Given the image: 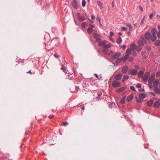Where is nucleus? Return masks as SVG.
I'll return each mask as SVG.
<instances>
[{
    "mask_svg": "<svg viewBox=\"0 0 160 160\" xmlns=\"http://www.w3.org/2000/svg\"><path fill=\"white\" fill-rule=\"evenodd\" d=\"M62 124L63 126H66L68 124V123L67 122H63Z\"/></svg>",
    "mask_w": 160,
    "mask_h": 160,
    "instance_id": "37",
    "label": "nucleus"
},
{
    "mask_svg": "<svg viewBox=\"0 0 160 160\" xmlns=\"http://www.w3.org/2000/svg\"><path fill=\"white\" fill-rule=\"evenodd\" d=\"M126 30H127V28H125V27H122V31H126Z\"/></svg>",
    "mask_w": 160,
    "mask_h": 160,
    "instance_id": "49",
    "label": "nucleus"
},
{
    "mask_svg": "<svg viewBox=\"0 0 160 160\" xmlns=\"http://www.w3.org/2000/svg\"><path fill=\"white\" fill-rule=\"evenodd\" d=\"M158 29H159V30H160V25L158 26Z\"/></svg>",
    "mask_w": 160,
    "mask_h": 160,
    "instance_id": "64",
    "label": "nucleus"
},
{
    "mask_svg": "<svg viewBox=\"0 0 160 160\" xmlns=\"http://www.w3.org/2000/svg\"><path fill=\"white\" fill-rule=\"evenodd\" d=\"M121 58H121L119 59H118L116 61V63H120L121 62V61H122Z\"/></svg>",
    "mask_w": 160,
    "mask_h": 160,
    "instance_id": "41",
    "label": "nucleus"
},
{
    "mask_svg": "<svg viewBox=\"0 0 160 160\" xmlns=\"http://www.w3.org/2000/svg\"><path fill=\"white\" fill-rule=\"evenodd\" d=\"M93 37L97 42H99L101 40V36L99 34L94 33L93 34Z\"/></svg>",
    "mask_w": 160,
    "mask_h": 160,
    "instance_id": "2",
    "label": "nucleus"
},
{
    "mask_svg": "<svg viewBox=\"0 0 160 160\" xmlns=\"http://www.w3.org/2000/svg\"><path fill=\"white\" fill-rule=\"evenodd\" d=\"M130 89L131 90L133 91H136L134 87L133 86H130Z\"/></svg>",
    "mask_w": 160,
    "mask_h": 160,
    "instance_id": "42",
    "label": "nucleus"
},
{
    "mask_svg": "<svg viewBox=\"0 0 160 160\" xmlns=\"http://www.w3.org/2000/svg\"><path fill=\"white\" fill-rule=\"evenodd\" d=\"M154 76H155L154 74H152L150 78H151V79H152L154 80Z\"/></svg>",
    "mask_w": 160,
    "mask_h": 160,
    "instance_id": "43",
    "label": "nucleus"
},
{
    "mask_svg": "<svg viewBox=\"0 0 160 160\" xmlns=\"http://www.w3.org/2000/svg\"><path fill=\"white\" fill-rule=\"evenodd\" d=\"M54 117V116H53V115H52V116H49L48 117V118L50 119H52V118H53Z\"/></svg>",
    "mask_w": 160,
    "mask_h": 160,
    "instance_id": "57",
    "label": "nucleus"
},
{
    "mask_svg": "<svg viewBox=\"0 0 160 160\" xmlns=\"http://www.w3.org/2000/svg\"><path fill=\"white\" fill-rule=\"evenodd\" d=\"M153 16V13L151 14L149 16V18L151 19H152Z\"/></svg>",
    "mask_w": 160,
    "mask_h": 160,
    "instance_id": "45",
    "label": "nucleus"
},
{
    "mask_svg": "<svg viewBox=\"0 0 160 160\" xmlns=\"http://www.w3.org/2000/svg\"><path fill=\"white\" fill-rule=\"evenodd\" d=\"M150 76V73L148 72H147L145 73L143 77H142V80L144 82H146L147 81L148 78Z\"/></svg>",
    "mask_w": 160,
    "mask_h": 160,
    "instance_id": "1",
    "label": "nucleus"
},
{
    "mask_svg": "<svg viewBox=\"0 0 160 160\" xmlns=\"http://www.w3.org/2000/svg\"><path fill=\"white\" fill-rule=\"evenodd\" d=\"M86 25V23L85 22H83L82 23L81 26L83 28H85Z\"/></svg>",
    "mask_w": 160,
    "mask_h": 160,
    "instance_id": "38",
    "label": "nucleus"
},
{
    "mask_svg": "<svg viewBox=\"0 0 160 160\" xmlns=\"http://www.w3.org/2000/svg\"><path fill=\"white\" fill-rule=\"evenodd\" d=\"M97 19L98 21V22H99V23H100L101 21H100V18H99V17H98L97 18Z\"/></svg>",
    "mask_w": 160,
    "mask_h": 160,
    "instance_id": "55",
    "label": "nucleus"
},
{
    "mask_svg": "<svg viewBox=\"0 0 160 160\" xmlns=\"http://www.w3.org/2000/svg\"><path fill=\"white\" fill-rule=\"evenodd\" d=\"M138 97L140 98L143 99L145 98L146 95L144 93H141L139 94Z\"/></svg>",
    "mask_w": 160,
    "mask_h": 160,
    "instance_id": "13",
    "label": "nucleus"
},
{
    "mask_svg": "<svg viewBox=\"0 0 160 160\" xmlns=\"http://www.w3.org/2000/svg\"><path fill=\"white\" fill-rule=\"evenodd\" d=\"M135 98L136 99L137 101L138 102H140L141 100L139 98H138L137 97H135Z\"/></svg>",
    "mask_w": 160,
    "mask_h": 160,
    "instance_id": "48",
    "label": "nucleus"
},
{
    "mask_svg": "<svg viewBox=\"0 0 160 160\" xmlns=\"http://www.w3.org/2000/svg\"><path fill=\"white\" fill-rule=\"evenodd\" d=\"M91 17L92 19H94L95 18L93 15H92Z\"/></svg>",
    "mask_w": 160,
    "mask_h": 160,
    "instance_id": "63",
    "label": "nucleus"
},
{
    "mask_svg": "<svg viewBox=\"0 0 160 160\" xmlns=\"http://www.w3.org/2000/svg\"><path fill=\"white\" fill-rule=\"evenodd\" d=\"M139 8H140V10H141V11H143V8H142V7H139Z\"/></svg>",
    "mask_w": 160,
    "mask_h": 160,
    "instance_id": "59",
    "label": "nucleus"
},
{
    "mask_svg": "<svg viewBox=\"0 0 160 160\" xmlns=\"http://www.w3.org/2000/svg\"><path fill=\"white\" fill-rule=\"evenodd\" d=\"M97 4H98V5L101 8H102L103 7L102 6V3L100 1H98L97 2Z\"/></svg>",
    "mask_w": 160,
    "mask_h": 160,
    "instance_id": "29",
    "label": "nucleus"
},
{
    "mask_svg": "<svg viewBox=\"0 0 160 160\" xmlns=\"http://www.w3.org/2000/svg\"><path fill=\"white\" fill-rule=\"evenodd\" d=\"M78 19L80 21H82L85 19V18L84 16H81Z\"/></svg>",
    "mask_w": 160,
    "mask_h": 160,
    "instance_id": "28",
    "label": "nucleus"
},
{
    "mask_svg": "<svg viewBox=\"0 0 160 160\" xmlns=\"http://www.w3.org/2000/svg\"><path fill=\"white\" fill-rule=\"evenodd\" d=\"M128 69V67L127 66H125L123 67L122 69V72L123 73H126Z\"/></svg>",
    "mask_w": 160,
    "mask_h": 160,
    "instance_id": "8",
    "label": "nucleus"
},
{
    "mask_svg": "<svg viewBox=\"0 0 160 160\" xmlns=\"http://www.w3.org/2000/svg\"><path fill=\"white\" fill-rule=\"evenodd\" d=\"M88 32L89 33L91 34L92 32V29L90 27H88Z\"/></svg>",
    "mask_w": 160,
    "mask_h": 160,
    "instance_id": "23",
    "label": "nucleus"
},
{
    "mask_svg": "<svg viewBox=\"0 0 160 160\" xmlns=\"http://www.w3.org/2000/svg\"><path fill=\"white\" fill-rule=\"evenodd\" d=\"M54 56L55 58H58L59 57V56L58 55L55 54L54 55Z\"/></svg>",
    "mask_w": 160,
    "mask_h": 160,
    "instance_id": "52",
    "label": "nucleus"
},
{
    "mask_svg": "<svg viewBox=\"0 0 160 160\" xmlns=\"http://www.w3.org/2000/svg\"><path fill=\"white\" fill-rule=\"evenodd\" d=\"M136 49L137 52H139L141 51V50L142 49V48L141 47H138L136 48Z\"/></svg>",
    "mask_w": 160,
    "mask_h": 160,
    "instance_id": "31",
    "label": "nucleus"
},
{
    "mask_svg": "<svg viewBox=\"0 0 160 160\" xmlns=\"http://www.w3.org/2000/svg\"><path fill=\"white\" fill-rule=\"evenodd\" d=\"M129 78V76L128 75H125L124 76L122 81V82H124L125 81L128 80Z\"/></svg>",
    "mask_w": 160,
    "mask_h": 160,
    "instance_id": "18",
    "label": "nucleus"
},
{
    "mask_svg": "<svg viewBox=\"0 0 160 160\" xmlns=\"http://www.w3.org/2000/svg\"><path fill=\"white\" fill-rule=\"evenodd\" d=\"M125 89L124 87H122L117 89L116 91L118 92H120L123 91Z\"/></svg>",
    "mask_w": 160,
    "mask_h": 160,
    "instance_id": "7",
    "label": "nucleus"
},
{
    "mask_svg": "<svg viewBox=\"0 0 160 160\" xmlns=\"http://www.w3.org/2000/svg\"><path fill=\"white\" fill-rule=\"evenodd\" d=\"M138 44L139 46H142L144 45V43L142 40H139L138 42Z\"/></svg>",
    "mask_w": 160,
    "mask_h": 160,
    "instance_id": "16",
    "label": "nucleus"
},
{
    "mask_svg": "<svg viewBox=\"0 0 160 160\" xmlns=\"http://www.w3.org/2000/svg\"><path fill=\"white\" fill-rule=\"evenodd\" d=\"M110 36L111 37L113 36L114 35L113 33L112 32H111V31L110 32Z\"/></svg>",
    "mask_w": 160,
    "mask_h": 160,
    "instance_id": "46",
    "label": "nucleus"
},
{
    "mask_svg": "<svg viewBox=\"0 0 160 160\" xmlns=\"http://www.w3.org/2000/svg\"><path fill=\"white\" fill-rule=\"evenodd\" d=\"M112 85L114 87H117L120 86V83L117 81H114L112 83Z\"/></svg>",
    "mask_w": 160,
    "mask_h": 160,
    "instance_id": "3",
    "label": "nucleus"
},
{
    "mask_svg": "<svg viewBox=\"0 0 160 160\" xmlns=\"http://www.w3.org/2000/svg\"><path fill=\"white\" fill-rule=\"evenodd\" d=\"M110 40L112 41V42H114V41H113V39L112 38H110Z\"/></svg>",
    "mask_w": 160,
    "mask_h": 160,
    "instance_id": "61",
    "label": "nucleus"
},
{
    "mask_svg": "<svg viewBox=\"0 0 160 160\" xmlns=\"http://www.w3.org/2000/svg\"><path fill=\"white\" fill-rule=\"evenodd\" d=\"M153 90L156 93L159 94L160 93V90L158 88V87L154 88Z\"/></svg>",
    "mask_w": 160,
    "mask_h": 160,
    "instance_id": "17",
    "label": "nucleus"
},
{
    "mask_svg": "<svg viewBox=\"0 0 160 160\" xmlns=\"http://www.w3.org/2000/svg\"><path fill=\"white\" fill-rule=\"evenodd\" d=\"M61 69L63 70V71H64L65 73H68V71L66 70V68L65 67L62 66V67L61 68Z\"/></svg>",
    "mask_w": 160,
    "mask_h": 160,
    "instance_id": "30",
    "label": "nucleus"
},
{
    "mask_svg": "<svg viewBox=\"0 0 160 160\" xmlns=\"http://www.w3.org/2000/svg\"><path fill=\"white\" fill-rule=\"evenodd\" d=\"M122 42V39L121 38V37H119V38L117 40V42L118 44H120Z\"/></svg>",
    "mask_w": 160,
    "mask_h": 160,
    "instance_id": "26",
    "label": "nucleus"
},
{
    "mask_svg": "<svg viewBox=\"0 0 160 160\" xmlns=\"http://www.w3.org/2000/svg\"><path fill=\"white\" fill-rule=\"evenodd\" d=\"M129 54H127L124 56L123 58V60L124 61H126L128 58L129 56Z\"/></svg>",
    "mask_w": 160,
    "mask_h": 160,
    "instance_id": "27",
    "label": "nucleus"
},
{
    "mask_svg": "<svg viewBox=\"0 0 160 160\" xmlns=\"http://www.w3.org/2000/svg\"><path fill=\"white\" fill-rule=\"evenodd\" d=\"M154 44L156 46H159L160 45V41L157 40L156 41L155 43Z\"/></svg>",
    "mask_w": 160,
    "mask_h": 160,
    "instance_id": "24",
    "label": "nucleus"
},
{
    "mask_svg": "<svg viewBox=\"0 0 160 160\" xmlns=\"http://www.w3.org/2000/svg\"><path fill=\"white\" fill-rule=\"evenodd\" d=\"M128 60L130 62H131L133 60V58L132 57H130Z\"/></svg>",
    "mask_w": 160,
    "mask_h": 160,
    "instance_id": "44",
    "label": "nucleus"
},
{
    "mask_svg": "<svg viewBox=\"0 0 160 160\" xmlns=\"http://www.w3.org/2000/svg\"><path fill=\"white\" fill-rule=\"evenodd\" d=\"M125 97H124L123 98L121 99L120 102L122 104H124L125 102Z\"/></svg>",
    "mask_w": 160,
    "mask_h": 160,
    "instance_id": "33",
    "label": "nucleus"
},
{
    "mask_svg": "<svg viewBox=\"0 0 160 160\" xmlns=\"http://www.w3.org/2000/svg\"><path fill=\"white\" fill-rule=\"evenodd\" d=\"M139 91L143 92V91H144V89L141 88V89H139Z\"/></svg>",
    "mask_w": 160,
    "mask_h": 160,
    "instance_id": "56",
    "label": "nucleus"
},
{
    "mask_svg": "<svg viewBox=\"0 0 160 160\" xmlns=\"http://www.w3.org/2000/svg\"><path fill=\"white\" fill-rule=\"evenodd\" d=\"M150 33H149L148 32L146 33L145 35V38L146 39H147L148 40H149L150 38Z\"/></svg>",
    "mask_w": 160,
    "mask_h": 160,
    "instance_id": "19",
    "label": "nucleus"
},
{
    "mask_svg": "<svg viewBox=\"0 0 160 160\" xmlns=\"http://www.w3.org/2000/svg\"><path fill=\"white\" fill-rule=\"evenodd\" d=\"M72 5L74 8H76L77 7V4L76 0H73V2H72Z\"/></svg>",
    "mask_w": 160,
    "mask_h": 160,
    "instance_id": "11",
    "label": "nucleus"
},
{
    "mask_svg": "<svg viewBox=\"0 0 160 160\" xmlns=\"http://www.w3.org/2000/svg\"><path fill=\"white\" fill-rule=\"evenodd\" d=\"M131 48L132 49H135V45L134 44H132L131 46Z\"/></svg>",
    "mask_w": 160,
    "mask_h": 160,
    "instance_id": "39",
    "label": "nucleus"
},
{
    "mask_svg": "<svg viewBox=\"0 0 160 160\" xmlns=\"http://www.w3.org/2000/svg\"><path fill=\"white\" fill-rule=\"evenodd\" d=\"M133 96L132 94L129 95L127 98V100L128 102L131 101L133 98Z\"/></svg>",
    "mask_w": 160,
    "mask_h": 160,
    "instance_id": "10",
    "label": "nucleus"
},
{
    "mask_svg": "<svg viewBox=\"0 0 160 160\" xmlns=\"http://www.w3.org/2000/svg\"><path fill=\"white\" fill-rule=\"evenodd\" d=\"M159 81L158 79H156L154 82L153 85L154 86V88L158 87V84Z\"/></svg>",
    "mask_w": 160,
    "mask_h": 160,
    "instance_id": "6",
    "label": "nucleus"
},
{
    "mask_svg": "<svg viewBox=\"0 0 160 160\" xmlns=\"http://www.w3.org/2000/svg\"><path fill=\"white\" fill-rule=\"evenodd\" d=\"M160 76V72H158L156 73V77L157 78L159 77Z\"/></svg>",
    "mask_w": 160,
    "mask_h": 160,
    "instance_id": "40",
    "label": "nucleus"
},
{
    "mask_svg": "<svg viewBox=\"0 0 160 160\" xmlns=\"http://www.w3.org/2000/svg\"><path fill=\"white\" fill-rule=\"evenodd\" d=\"M98 42H99V43H98L99 45L100 46H103L106 43V42L105 41H101V40H100Z\"/></svg>",
    "mask_w": 160,
    "mask_h": 160,
    "instance_id": "12",
    "label": "nucleus"
},
{
    "mask_svg": "<svg viewBox=\"0 0 160 160\" xmlns=\"http://www.w3.org/2000/svg\"><path fill=\"white\" fill-rule=\"evenodd\" d=\"M153 102V101L152 100H151L147 102V105L149 106H151Z\"/></svg>",
    "mask_w": 160,
    "mask_h": 160,
    "instance_id": "22",
    "label": "nucleus"
},
{
    "mask_svg": "<svg viewBox=\"0 0 160 160\" xmlns=\"http://www.w3.org/2000/svg\"><path fill=\"white\" fill-rule=\"evenodd\" d=\"M126 25L129 28L130 30H132V25L130 24L129 23H127L126 24Z\"/></svg>",
    "mask_w": 160,
    "mask_h": 160,
    "instance_id": "25",
    "label": "nucleus"
},
{
    "mask_svg": "<svg viewBox=\"0 0 160 160\" xmlns=\"http://www.w3.org/2000/svg\"><path fill=\"white\" fill-rule=\"evenodd\" d=\"M111 46L109 44H106V45H104L103 47V48L105 49H107L109 48Z\"/></svg>",
    "mask_w": 160,
    "mask_h": 160,
    "instance_id": "32",
    "label": "nucleus"
},
{
    "mask_svg": "<svg viewBox=\"0 0 160 160\" xmlns=\"http://www.w3.org/2000/svg\"><path fill=\"white\" fill-rule=\"evenodd\" d=\"M102 52L104 53H107V50L106 49H104L102 51Z\"/></svg>",
    "mask_w": 160,
    "mask_h": 160,
    "instance_id": "51",
    "label": "nucleus"
},
{
    "mask_svg": "<svg viewBox=\"0 0 160 160\" xmlns=\"http://www.w3.org/2000/svg\"><path fill=\"white\" fill-rule=\"evenodd\" d=\"M130 73L132 75H134L137 74L138 72L137 70H131Z\"/></svg>",
    "mask_w": 160,
    "mask_h": 160,
    "instance_id": "14",
    "label": "nucleus"
},
{
    "mask_svg": "<svg viewBox=\"0 0 160 160\" xmlns=\"http://www.w3.org/2000/svg\"><path fill=\"white\" fill-rule=\"evenodd\" d=\"M156 29L155 28H152L151 30L152 35H156Z\"/></svg>",
    "mask_w": 160,
    "mask_h": 160,
    "instance_id": "21",
    "label": "nucleus"
},
{
    "mask_svg": "<svg viewBox=\"0 0 160 160\" xmlns=\"http://www.w3.org/2000/svg\"><path fill=\"white\" fill-rule=\"evenodd\" d=\"M141 87V84H138L136 86V87L137 88H140Z\"/></svg>",
    "mask_w": 160,
    "mask_h": 160,
    "instance_id": "47",
    "label": "nucleus"
},
{
    "mask_svg": "<svg viewBox=\"0 0 160 160\" xmlns=\"http://www.w3.org/2000/svg\"><path fill=\"white\" fill-rule=\"evenodd\" d=\"M98 96H100L102 95V93L101 92L99 93H98Z\"/></svg>",
    "mask_w": 160,
    "mask_h": 160,
    "instance_id": "62",
    "label": "nucleus"
},
{
    "mask_svg": "<svg viewBox=\"0 0 160 160\" xmlns=\"http://www.w3.org/2000/svg\"><path fill=\"white\" fill-rule=\"evenodd\" d=\"M76 16L78 17V18L80 17V13H78L76 14Z\"/></svg>",
    "mask_w": 160,
    "mask_h": 160,
    "instance_id": "50",
    "label": "nucleus"
},
{
    "mask_svg": "<svg viewBox=\"0 0 160 160\" xmlns=\"http://www.w3.org/2000/svg\"><path fill=\"white\" fill-rule=\"evenodd\" d=\"M122 48L124 49L126 48V46L125 45H123L122 46Z\"/></svg>",
    "mask_w": 160,
    "mask_h": 160,
    "instance_id": "60",
    "label": "nucleus"
},
{
    "mask_svg": "<svg viewBox=\"0 0 160 160\" xmlns=\"http://www.w3.org/2000/svg\"><path fill=\"white\" fill-rule=\"evenodd\" d=\"M151 39L152 42L155 41L157 39L156 35H152L151 37Z\"/></svg>",
    "mask_w": 160,
    "mask_h": 160,
    "instance_id": "15",
    "label": "nucleus"
},
{
    "mask_svg": "<svg viewBox=\"0 0 160 160\" xmlns=\"http://www.w3.org/2000/svg\"><path fill=\"white\" fill-rule=\"evenodd\" d=\"M131 50L130 49H128L126 51V52L127 54H129V55L130 54V53H131Z\"/></svg>",
    "mask_w": 160,
    "mask_h": 160,
    "instance_id": "36",
    "label": "nucleus"
},
{
    "mask_svg": "<svg viewBox=\"0 0 160 160\" xmlns=\"http://www.w3.org/2000/svg\"><path fill=\"white\" fill-rule=\"evenodd\" d=\"M160 105V103L159 102L157 101L154 102L153 106L155 108H158Z\"/></svg>",
    "mask_w": 160,
    "mask_h": 160,
    "instance_id": "20",
    "label": "nucleus"
},
{
    "mask_svg": "<svg viewBox=\"0 0 160 160\" xmlns=\"http://www.w3.org/2000/svg\"><path fill=\"white\" fill-rule=\"evenodd\" d=\"M150 49H151V48L149 46H148L146 48V49L147 50H148V51H149L150 50Z\"/></svg>",
    "mask_w": 160,
    "mask_h": 160,
    "instance_id": "53",
    "label": "nucleus"
},
{
    "mask_svg": "<svg viewBox=\"0 0 160 160\" xmlns=\"http://www.w3.org/2000/svg\"><path fill=\"white\" fill-rule=\"evenodd\" d=\"M120 56V53H116L113 55V58L116 59L119 58Z\"/></svg>",
    "mask_w": 160,
    "mask_h": 160,
    "instance_id": "5",
    "label": "nucleus"
},
{
    "mask_svg": "<svg viewBox=\"0 0 160 160\" xmlns=\"http://www.w3.org/2000/svg\"><path fill=\"white\" fill-rule=\"evenodd\" d=\"M122 78V76L121 74H118L117 75H116L115 77L114 78L115 79L117 80H120Z\"/></svg>",
    "mask_w": 160,
    "mask_h": 160,
    "instance_id": "9",
    "label": "nucleus"
},
{
    "mask_svg": "<svg viewBox=\"0 0 160 160\" xmlns=\"http://www.w3.org/2000/svg\"><path fill=\"white\" fill-rule=\"evenodd\" d=\"M86 5V1L85 0H82V6L84 7Z\"/></svg>",
    "mask_w": 160,
    "mask_h": 160,
    "instance_id": "35",
    "label": "nucleus"
},
{
    "mask_svg": "<svg viewBox=\"0 0 160 160\" xmlns=\"http://www.w3.org/2000/svg\"><path fill=\"white\" fill-rule=\"evenodd\" d=\"M154 80V79H151V78H150L148 79V83L150 84H152V82H153V81Z\"/></svg>",
    "mask_w": 160,
    "mask_h": 160,
    "instance_id": "34",
    "label": "nucleus"
},
{
    "mask_svg": "<svg viewBox=\"0 0 160 160\" xmlns=\"http://www.w3.org/2000/svg\"><path fill=\"white\" fill-rule=\"evenodd\" d=\"M144 74V72L142 70L139 72L138 73V77L139 78H142Z\"/></svg>",
    "mask_w": 160,
    "mask_h": 160,
    "instance_id": "4",
    "label": "nucleus"
},
{
    "mask_svg": "<svg viewBox=\"0 0 160 160\" xmlns=\"http://www.w3.org/2000/svg\"><path fill=\"white\" fill-rule=\"evenodd\" d=\"M158 38H160V31L158 33Z\"/></svg>",
    "mask_w": 160,
    "mask_h": 160,
    "instance_id": "54",
    "label": "nucleus"
},
{
    "mask_svg": "<svg viewBox=\"0 0 160 160\" xmlns=\"http://www.w3.org/2000/svg\"><path fill=\"white\" fill-rule=\"evenodd\" d=\"M94 75L97 78H98V75L96 74H94Z\"/></svg>",
    "mask_w": 160,
    "mask_h": 160,
    "instance_id": "58",
    "label": "nucleus"
}]
</instances>
